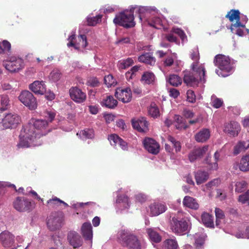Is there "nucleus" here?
Listing matches in <instances>:
<instances>
[{
	"mask_svg": "<svg viewBox=\"0 0 249 249\" xmlns=\"http://www.w3.org/2000/svg\"><path fill=\"white\" fill-rule=\"evenodd\" d=\"M55 116V114L53 111H47L45 118L48 121L34 119L31 120L21 130L18 146L26 148L40 145L41 142L37 140L41 136L47 134L48 131L47 127L48 124L52 122Z\"/></svg>",
	"mask_w": 249,
	"mask_h": 249,
	"instance_id": "nucleus-1",
	"label": "nucleus"
},
{
	"mask_svg": "<svg viewBox=\"0 0 249 249\" xmlns=\"http://www.w3.org/2000/svg\"><path fill=\"white\" fill-rule=\"evenodd\" d=\"M134 10H136V12L139 13V18L142 21L143 18H145V16H148L151 12L156 11V8L154 6L138 7L136 6L134 7H132L129 11L126 10L116 16L113 20L114 23L115 24H118L126 28H130L134 26L135 25V22L134 21L133 15Z\"/></svg>",
	"mask_w": 249,
	"mask_h": 249,
	"instance_id": "nucleus-2",
	"label": "nucleus"
},
{
	"mask_svg": "<svg viewBox=\"0 0 249 249\" xmlns=\"http://www.w3.org/2000/svg\"><path fill=\"white\" fill-rule=\"evenodd\" d=\"M192 73H187L184 75V82L188 86L195 87L197 85L199 82H205V69L202 64L196 67V64L193 63L192 65Z\"/></svg>",
	"mask_w": 249,
	"mask_h": 249,
	"instance_id": "nucleus-3",
	"label": "nucleus"
},
{
	"mask_svg": "<svg viewBox=\"0 0 249 249\" xmlns=\"http://www.w3.org/2000/svg\"><path fill=\"white\" fill-rule=\"evenodd\" d=\"M213 62L215 66L219 68V70H215V72L219 76H228L233 71V63L227 56L217 54L215 56Z\"/></svg>",
	"mask_w": 249,
	"mask_h": 249,
	"instance_id": "nucleus-4",
	"label": "nucleus"
},
{
	"mask_svg": "<svg viewBox=\"0 0 249 249\" xmlns=\"http://www.w3.org/2000/svg\"><path fill=\"white\" fill-rule=\"evenodd\" d=\"M117 238L130 249H141V244L137 237L127 230L120 231Z\"/></svg>",
	"mask_w": 249,
	"mask_h": 249,
	"instance_id": "nucleus-5",
	"label": "nucleus"
},
{
	"mask_svg": "<svg viewBox=\"0 0 249 249\" xmlns=\"http://www.w3.org/2000/svg\"><path fill=\"white\" fill-rule=\"evenodd\" d=\"M191 227V223L188 218L179 220L177 216L174 215L171 220V229L176 234L181 235L187 232Z\"/></svg>",
	"mask_w": 249,
	"mask_h": 249,
	"instance_id": "nucleus-6",
	"label": "nucleus"
},
{
	"mask_svg": "<svg viewBox=\"0 0 249 249\" xmlns=\"http://www.w3.org/2000/svg\"><path fill=\"white\" fill-rule=\"evenodd\" d=\"M3 66L8 71L15 72L23 68V61L18 57L10 56L3 61Z\"/></svg>",
	"mask_w": 249,
	"mask_h": 249,
	"instance_id": "nucleus-7",
	"label": "nucleus"
},
{
	"mask_svg": "<svg viewBox=\"0 0 249 249\" xmlns=\"http://www.w3.org/2000/svg\"><path fill=\"white\" fill-rule=\"evenodd\" d=\"M20 122V118L17 114H7L0 122V129L15 128Z\"/></svg>",
	"mask_w": 249,
	"mask_h": 249,
	"instance_id": "nucleus-8",
	"label": "nucleus"
},
{
	"mask_svg": "<svg viewBox=\"0 0 249 249\" xmlns=\"http://www.w3.org/2000/svg\"><path fill=\"white\" fill-rule=\"evenodd\" d=\"M18 99L31 110L35 109L37 107L36 99L33 94L28 90L22 91L18 96Z\"/></svg>",
	"mask_w": 249,
	"mask_h": 249,
	"instance_id": "nucleus-9",
	"label": "nucleus"
},
{
	"mask_svg": "<svg viewBox=\"0 0 249 249\" xmlns=\"http://www.w3.org/2000/svg\"><path fill=\"white\" fill-rule=\"evenodd\" d=\"M0 242L4 248L16 249L15 235L7 231H2L0 234Z\"/></svg>",
	"mask_w": 249,
	"mask_h": 249,
	"instance_id": "nucleus-10",
	"label": "nucleus"
},
{
	"mask_svg": "<svg viewBox=\"0 0 249 249\" xmlns=\"http://www.w3.org/2000/svg\"><path fill=\"white\" fill-rule=\"evenodd\" d=\"M75 32L72 31V34L68 38L69 42L67 44L68 47H73L75 49L79 50L81 48H85L88 45L86 36L84 35H80L78 36L76 43H73L75 39Z\"/></svg>",
	"mask_w": 249,
	"mask_h": 249,
	"instance_id": "nucleus-11",
	"label": "nucleus"
},
{
	"mask_svg": "<svg viewBox=\"0 0 249 249\" xmlns=\"http://www.w3.org/2000/svg\"><path fill=\"white\" fill-rule=\"evenodd\" d=\"M226 18L229 19L232 22L230 30L231 32H234V27L241 26L243 28H245V25L241 23L240 21V12L238 10H231L226 16Z\"/></svg>",
	"mask_w": 249,
	"mask_h": 249,
	"instance_id": "nucleus-12",
	"label": "nucleus"
},
{
	"mask_svg": "<svg viewBox=\"0 0 249 249\" xmlns=\"http://www.w3.org/2000/svg\"><path fill=\"white\" fill-rule=\"evenodd\" d=\"M14 208L19 212L30 210L32 203L30 200L24 197H18L13 202Z\"/></svg>",
	"mask_w": 249,
	"mask_h": 249,
	"instance_id": "nucleus-13",
	"label": "nucleus"
},
{
	"mask_svg": "<svg viewBox=\"0 0 249 249\" xmlns=\"http://www.w3.org/2000/svg\"><path fill=\"white\" fill-rule=\"evenodd\" d=\"M115 97L124 103L129 102L132 98L131 90L129 88H119L116 90Z\"/></svg>",
	"mask_w": 249,
	"mask_h": 249,
	"instance_id": "nucleus-14",
	"label": "nucleus"
},
{
	"mask_svg": "<svg viewBox=\"0 0 249 249\" xmlns=\"http://www.w3.org/2000/svg\"><path fill=\"white\" fill-rule=\"evenodd\" d=\"M144 148L149 152L154 155H157L160 151L159 143L153 139L146 138L143 141Z\"/></svg>",
	"mask_w": 249,
	"mask_h": 249,
	"instance_id": "nucleus-15",
	"label": "nucleus"
},
{
	"mask_svg": "<svg viewBox=\"0 0 249 249\" xmlns=\"http://www.w3.org/2000/svg\"><path fill=\"white\" fill-rule=\"evenodd\" d=\"M150 214L152 216H158L165 212L167 207L164 203L155 201L149 206Z\"/></svg>",
	"mask_w": 249,
	"mask_h": 249,
	"instance_id": "nucleus-16",
	"label": "nucleus"
},
{
	"mask_svg": "<svg viewBox=\"0 0 249 249\" xmlns=\"http://www.w3.org/2000/svg\"><path fill=\"white\" fill-rule=\"evenodd\" d=\"M69 92L71 98L75 102L82 103L85 101L86 98L85 93L77 87L71 88Z\"/></svg>",
	"mask_w": 249,
	"mask_h": 249,
	"instance_id": "nucleus-17",
	"label": "nucleus"
},
{
	"mask_svg": "<svg viewBox=\"0 0 249 249\" xmlns=\"http://www.w3.org/2000/svg\"><path fill=\"white\" fill-rule=\"evenodd\" d=\"M132 124L133 127L141 132H146L148 131L149 124L144 117H142L137 120H132Z\"/></svg>",
	"mask_w": 249,
	"mask_h": 249,
	"instance_id": "nucleus-18",
	"label": "nucleus"
},
{
	"mask_svg": "<svg viewBox=\"0 0 249 249\" xmlns=\"http://www.w3.org/2000/svg\"><path fill=\"white\" fill-rule=\"evenodd\" d=\"M240 131V126L236 122H231L224 125V131L230 136H236Z\"/></svg>",
	"mask_w": 249,
	"mask_h": 249,
	"instance_id": "nucleus-19",
	"label": "nucleus"
},
{
	"mask_svg": "<svg viewBox=\"0 0 249 249\" xmlns=\"http://www.w3.org/2000/svg\"><path fill=\"white\" fill-rule=\"evenodd\" d=\"M158 10L156 9V11L154 12L152 11L149 14L148 16H145V18L142 19H145L147 21L148 24L154 28L157 29H161L163 28V21L160 17H154L150 19H147V18L149 17L150 15L152 13H158Z\"/></svg>",
	"mask_w": 249,
	"mask_h": 249,
	"instance_id": "nucleus-20",
	"label": "nucleus"
},
{
	"mask_svg": "<svg viewBox=\"0 0 249 249\" xmlns=\"http://www.w3.org/2000/svg\"><path fill=\"white\" fill-rule=\"evenodd\" d=\"M182 204L184 207L193 210H197L199 208V204L197 200L189 196H186L183 199Z\"/></svg>",
	"mask_w": 249,
	"mask_h": 249,
	"instance_id": "nucleus-21",
	"label": "nucleus"
},
{
	"mask_svg": "<svg viewBox=\"0 0 249 249\" xmlns=\"http://www.w3.org/2000/svg\"><path fill=\"white\" fill-rule=\"evenodd\" d=\"M61 218L55 214L50 215L47 220V226L49 229L52 231H54L59 228L61 226Z\"/></svg>",
	"mask_w": 249,
	"mask_h": 249,
	"instance_id": "nucleus-22",
	"label": "nucleus"
},
{
	"mask_svg": "<svg viewBox=\"0 0 249 249\" xmlns=\"http://www.w3.org/2000/svg\"><path fill=\"white\" fill-rule=\"evenodd\" d=\"M30 89L36 94L42 95L46 91V86L43 81H36L29 86Z\"/></svg>",
	"mask_w": 249,
	"mask_h": 249,
	"instance_id": "nucleus-23",
	"label": "nucleus"
},
{
	"mask_svg": "<svg viewBox=\"0 0 249 249\" xmlns=\"http://www.w3.org/2000/svg\"><path fill=\"white\" fill-rule=\"evenodd\" d=\"M159 229L150 228L146 229V233L150 241L153 243H158L161 241V236L159 232Z\"/></svg>",
	"mask_w": 249,
	"mask_h": 249,
	"instance_id": "nucleus-24",
	"label": "nucleus"
},
{
	"mask_svg": "<svg viewBox=\"0 0 249 249\" xmlns=\"http://www.w3.org/2000/svg\"><path fill=\"white\" fill-rule=\"evenodd\" d=\"M208 145H205L193 150L189 155V159L190 161L193 162L197 159L201 157L208 151Z\"/></svg>",
	"mask_w": 249,
	"mask_h": 249,
	"instance_id": "nucleus-25",
	"label": "nucleus"
},
{
	"mask_svg": "<svg viewBox=\"0 0 249 249\" xmlns=\"http://www.w3.org/2000/svg\"><path fill=\"white\" fill-rule=\"evenodd\" d=\"M111 145L116 146L119 145L123 150H126L127 148V143L116 134H111L108 137Z\"/></svg>",
	"mask_w": 249,
	"mask_h": 249,
	"instance_id": "nucleus-26",
	"label": "nucleus"
},
{
	"mask_svg": "<svg viewBox=\"0 0 249 249\" xmlns=\"http://www.w3.org/2000/svg\"><path fill=\"white\" fill-rule=\"evenodd\" d=\"M68 238L70 244L74 248H78L82 245L80 236L75 231H70L68 234Z\"/></svg>",
	"mask_w": 249,
	"mask_h": 249,
	"instance_id": "nucleus-27",
	"label": "nucleus"
},
{
	"mask_svg": "<svg viewBox=\"0 0 249 249\" xmlns=\"http://www.w3.org/2000/svg\"><path fill=\"white\" fill-rule=\"evenodd\" d=\"M210 137V131L209 129L203 128L198 132L195 136L196 141L198 142H204Z\"/></svg>",
	"mask_w": 249,
	"mask_h": 249,
	"instance_id": "nucleus-28",
	"label": "nucleus"
},
{
	"mask_svg": "<svg viewBox=\"0 0 249 249\" xmlns=\"http://www.w3.org/2000/svg\"><path fill=\"white\" fill-rule=\"evenodd\" d=\"M83 236L86 240H91L92 239V226L89 222L84 223L81 228Z\"/></svg>",
	"mask_w": 249,
	"mask_h": 249,
	"instance_id": "nucleus-29",
	"label": "nucleus"
},
{
	"mask_svg": "<svg viewBox=\"0 0 249 249\" xmlns=\"http://www.w3.org/2000/svg\"><path fill=\"white\" fill-rule=\"evenodd\" d=\"M118 104V102L115 100L112 96H107V97L103 100L101 102L102 106L113 109Z\"/></svg>",
	"mask_w": 249,
	"mask_h": 249,
	"instance_id": "nucleus-30",
	"label": "nucleus"
},
{
	"mask_svg": "<svg viewBox=\"0 0 249 249\" xmlns=\"http://www.w3.org/2000/svg\"><path fill=\"white\" fill-rule=\"evenodd\" d=\"M249 148V141H240L234 147L233 154L237 155Z\"/></svg>",
	"mask_w": 249,
	"mask_h": 249,
	"instance_id": "nucleus-31",
	"label": "nucleus"
},
{
	"mask_svg": "<svg viewBox=\"0 0 249 249\" xmlns=\"http://www.w3.org/2000/svg\"><path fill=\"white\" fill-rule=\"evenodd\" d=\"M195 177L196 184L200 185L208 180L209 174L207 172L198 171L195 173Z\"/></svg>",
	"mask_w": 249,
	"mask_h": 249,
	"instance_id": "nucleus-32",
	"label": "nucleus"
},
{
	"mask_svg": "<svg viewBox=\"0 0 249 249\" xmlns=\"http://www.w3.org/2000/svg\"><path fill=\"white\" fill-rule=\"evenodd\" d=\"M138 60L140 62L149 64L150 65H154L155 63V59L150 53H145L140 55Z\"/></svg>",
	"mask_w": 249,
	"mask_h": 249,
	"instance_id": "nucleus-33",
	"label": "nucleus"
},
{
	"mask_svg": "<svg viewBox=\"0 0 249 249\" xmlns=\"http://www.w3.org/2000/svg\"><path fill=\"white\" fill-rule=\"evenodd\" d=\"M201 220L204 225L210 228L214 227L213 216L207 213H203L201 215Z\"/></svg>",
	"mask_w": 249,
	"mask_h": 249,
	"instance_id": "nucleus-34",
	"label": "nucleus"
},
{
	"mask_svg": "<svg viewBox=\"0 0 249 249\" xmlns=\"http://www.w3.org/2000/svg\"><path fill=\"white\" fill-rule=\"evenodd\" d=\"M77 135L79 136L81 139L85 140L87 139H93L94 137V133L92 129H86L78 132Z\"/></svg>",
	"mask_w": 249,
	"mask_h": 249,
	"instance_id": "nucleus-35",
	"label": "nucleus"
},
{
	"mask_svg": "<svg viewBox=\"0 0 249 249\" xmlns=\"http://www.w3.org/2000/svg\"><path fill=\"white\" fill-rule=\"evenodd\" d=\"M162 249H178V242L176 239H167L163 243Z\"/></svg>",
	"mask_w": 249,
	"mask_h": 249,
	"instance_id": "nucleus-36",
	"label": "nucleus"
},
{
	"mask_svg": "<svg viewBox=\"0 0 249 249\" xmlns=\"http://www.w3.org/2000/svg\"><path fill=\"white\" fill-rule=\"evenodd\" d=\"M239 168L241 171L243 172L249 171V154L242 158Z\"/></svg>",
	"mask_w": 249,
	"mask_h": 249,
	"instance_id": "nucleus-37",
	"label": "nucleus"
},
{
	"mask_svg": "<svg viewBox=\"0 0 249 249\" xmlns=\"http://www.w3.org/2000/svg\"><path fill=\"white\" fill-rule=\"evenodd\" d=\"M118 207H123L124 209H128L129 207L128 198L125 195L120 196L116 200Z\"/></svg>",
	"mask_w": 249,
	"mask_h": 249,
	"instance_id": "nucleus-38",
	"label": "nucleus"
},
{
	"mask_svg": "<svg viewBox=\"0 0 249 249\" xmlns=\"http://www.w3.org/2000/svg\"><path fill=\"white\" fill-rule=\"evenodd\" d=\"M174 121L176 123V127L178 129H186L188 126L185 124L182 117L178 115H175L174 117Z\"/></svg>",
	"mask_w": 249,
	"mask_h": 249,
	"instance_id": "nucleus-39",
	"label": "nucleus"
},
{
	"mask_svg": "<svg viewBox=\"0 0 249 249\" xmlns=\"http://www.w3.org/2000/svg\"><path fill=\"white\" fill-rule=\"evenodd\" d=\"M220 156V152L218 151H216L214 154V162L213 163H210V161L209 160V157H207L206 159V162L207 163L211 165V169L213 170H216L218 169V164L217 161L219 160V158Z\"/></svg>",
	"mask_w": 249,
	"mask_h": 249,
	"instance_id": "nucleus-40",
	"label": "nucleus"
},
{
	"mask_svg": "<svg viewBox=\"0 0 249 249\" xmlns=\"http://www.w3.org/2000/svg\"><path fill=\"white\" fill-rule=\"evenodd\" d=\"M206 235L204 234L196 233L194 235L195 245L197 248H200L204 244Z\"/></svg>",
	"mask_w": 249,
	"mask_h": 249,
	"instance_id": "nucleus-41",
	"label": "nucleus"
},
{
	"mask_svg": "<svg viewBox=\"0 0 249 249\" xmlns=\"http://www.w3.org/2000/svg\"><path fill=\"white\" fill-rule=\"evenodd\" d=\"M155 79L154 74L152 72H144L142 77V80L147 84L152 83Z\"/></svg>",
	"mask_w": 249,
	"mask_h": 249,
	"instance_id": "nucleus-42",
	"label": "nucleus"
},
{
	"mask_svg": "<svg viewBox=\"0 0 249 249\" xmlns=\"http://www.w3.org/2000/svg\"><path fill=\"white\" fill-rule=\"evenodd\" d=\"M215 214L216 216V225L217 226H219L221 223L222 220H224L225 214L223 211L218 208H216L215 209Z\"/></svg>",
	"mask_w": 249,
	"mask_h": 249,
	"instance_id": "nucleus-43",
	"label": "nucleus"
},
{
	"mask_svg": "<svg viewBox=\"0 0 249 249\" xmlns=\"http://www.w3.org/2000/svg\"><path fill=\"white\" fill-rule=\"evenodd\" d=\"M169 83L175 87L180 85L182 83V80L180 77L176 74L171 75L168 79Z\"/></svg>",
	"mask_w": 249,
	"mask_h": 249,
	"instance_id": "nucleus-44",
	"label": "nucleus"
},
{
	"mask_svg": "<svg viewBox=\"0 0 249 249\" xmlns=\"http://www.w3.org/2000/svg\"><path fill=\"white\" fill-rule=\"evenodd\" d=\"M61 73L58 69H53L49 75V79L53 82L58 81L61 78Z\"/></svg>",
	"mask_w": 249,
	"mask_h": 249,
	"instance_id": "nucleus-45",
	"label": "nucleus"
},
{
	"mask_svg": "<svg viewBox=\"0 0 249 249\" xmlns=\"http://www.w3.org/2000/svg\"><path fill=\"white\" fill-rule=\"evenodd\" d=\"M9 98L7 95H2L0 96V110L4 111L7 109L9 105Z\"/></svg>",
	"mask_w": 249,
	"mask_h": 249,
	"instance_id": "nucleus-46",
	"label": "nucleus"
},
{
	"mask_svg": "<svg viewBox=\"0 0 249 249\" xmlns=\"http://www.w3.org/2000/svg\"><path fill=\"white\" fill-rule=\"evenodd\" d=\"M148 112L150 115L154 118H157L160 115L159 109L154 103L151 104L148 108Z\"/></svg>",
	"mask_w": 249,
	"mask_h": 249,
	"instance_id": "nucleus-47",
	"label": "nucleus"
},
{
	"mask_svg": "<svg viewBox=\"0 0 249 249\" xmlns=\"http://www.w3.org/2000/svg\"><path fill=\"white\" fill-rule=\"evenodd\" d=\"M133 60L131 58H128L125 60L120 61L118 63V67L120 69H125L132 65Z\"/></svg>",
	"mask_w": 249,
	"mask_h": 249,
	"instance_id": "nucleus-48",
	"label": "nucleus"
},
{
	"mask_svg": "<svg viewBox=\"0 0 249 249\" xmlns=\"http://www.w3.org/2000/svg\"><path fill=\"white\" fill-rule=\"evenodd\" d=\"M102 16L98 15L95 17L87 18V22L89 25L94 26L101 20Z\"/></svg>",
	"mask_w": 249,
	"mask_h": 249,
	"instance_id": "nucleus-49",
	"label": "nucleus"
},
{
	"mask_svg": "<svg viewBox=\"0 0 249 249\" xmlns=\"http://www.w3.org/2000/svg\"><path fill=\"white\" fill-rule=\"evenodd\" d=\"M11 49V44L7 40L0 42V53L9 51Z\"/></svg>",
	"mask_w": 249,
	"mask_h": 249,
	"instance_id": "nucleus-50",
	"label": "nucleus"
},
{
	"mask_svg": "<svg viewBox=\"0 0 249 249\" xmlns=\"http://www.w3.org/2000/svg\"><path fill=\"white\" fill-rule=\"evenodd\" d=\"M191 53V57L192 59L195 61L194 63H196V67H198V62L199 59V55L198 48H195L192 50Z\"/></svg>",
	"mask_w": 249,
	"mask_h": 249,
	"instance_id": "nucleus-51",
	"label": "nucleus"
},
{
	"mask_svg": "<svg viewBox=\"0 0 249 249\" xmlns=\"http://www.w3.org/2000/svg\"><path fill=\"white\" fill-rule=\"evenodd\" d=\"M105 83L107 87L114 86L116 84L115 79L114 78L112 75L109 74L106 76L104 78Z\"/></svg>",
	"mask_w": 249,
	"mask_h": 249,
	"instance_id": "nucleus-52",
	"label": "nucleus"
},
{
	"mask_svg": "<svg viewBox=\"0 0 249 249\" xmlns=\"http://www.w3.org/2000/svg\"><path fill=\"white\" fill-rule=\"evenodd\" d=\"M238 201L242 204L247 203L249 205V190L239 196Z\"/></svg>",
	"mask_w": 249,
	"mask_h": 249,
	"instance_id": "nucleus-53",
	"label": "nucleus"
},
{
	"mask_svg": "<svg viewBox=\"0 0 249 249\" xmlns=\"http://www.w3.org/2000/svg\"><path fill=\"white\" fill-rule=\"evenodd\" d=\"M247 183L245 181L242 180L237 182L235 184V191L238 193L243 192L246 188Z\"/></svg>",
	"mask_w": 249,
	"mask_h": 249,
	"instance_id": "nucleus-54",
	"label": "nucleus"
},
{
	"mask_svg": "<svg viewBox=\"0 0 249 249\" xmlns=\"http://www.w3.org/2000/svg\"><path fill=\"white\" fill-rule=\"evenodd\" d=\"M212 105L215 108H219L223 104V101L221 99L217 98L214 96H212L211 98Z\"/></svg>",
	"mask_w": 249,
	"mask_h": 249,
	"instance_id": "nucleus-55",
	"label": "nucleus"
},
{
	"mask_svg": "<svg viewBox=\"0 0 249 249\" xmlns=\"http://www.w3.org/2000/svg\"><path fill=\"white\" fill-rule=\"evenodd\" d=\"M177 58V54L176 53H173V56H168L167 57L165 60L164 61V66L168 67L171 66L175 60Z\"/></svg>",
	"mask_w": 249,
	"mask_h": 249,
	"instance_id": "nucleus-56",
	"label": "nucleus"
},
{
	"mask_svg": "<svg viewBox=\"0 0 249 249\" xmlns=\"http://www.w3.org/2000/svg\"><path fill=\"white\" fill-rule=\"evenodd\" d=\"M196 95L192 90H188L187 92V100L188 102L193 103L196 102Z\"/></svg>",
	"mask_w": 249,
	"mask_h": 249,
	"instance_id": "nucleus-57",
	"label": "nucleus"
},
{
	"mask_svg": "<svg viewBox=\"0 0 249 249\" xmlns=\"http://www.w3.org/2000/svg\"><path fill=\"white\" fill-rule=\"evenodd\" d=\"M174 33L178 35L183 41H186L187 37L183 31L179 28H175L174 29Z\"/></svg>",
	"mask_w": 249,
	"mask_h": 249,
	"instance_id": "nucleus-58",
	"label": "nucleus"
},
{
	"mask_svg": "<svg viewBox=\"0 0 249 249\" xmlns=\"http://www.w3.org/2000/svg\"><path fill=\"white\" fill-rule=\"evenodd\" d=\"M93 202H86V203H80V202H77V203H74L71 204L72 207L74 209H75L76 210H78V209H80L81 208H82L84 206L88 205L89 204H93Z\"/></svg>",
	"mask_w": 249,
	"mask_h": 249,
	"instance_id": "nucleus-59",
	"label": "nucleus"
},
{
	"mask_svg": "<svg viewBox=\"0 0 249 249\" xmlns=\"http://www.w3.org/2000/svg\"><path fill=\"white\" fill-rule=\"evenodd\" d=\"M56 202H59L61 203H63L65 206H68V204H67L66 203H65V202L60 200L59 198H58L56 197H55L54 198H53V199H50L47 201V203L48 204H53V203L55 204Z\"/></svg>",
	"mask_w": 249,
	"mask_h": 249,
	"instance_id": "nucleus-60",
	"label": "nucleus"
},
{
	"mask_svg": "<svg viewBox=\"0 0 249 249\" xmlns=\"http://www.w3.org/2000/svg\"><path fill=\"white\" fill-rule=\"evenodd\" d=\"M135 199L136 201L142 203L146 200V196L143 194H139L135 196Z\"/></svg>",
	"mask_w": 249,
	"mask_h": 249,
	"instance_id": "nucleus-61",
	"label": "nucleus"
},
{
	"mask_svg": "<svg viewBox=\"0 0 249 249\" xmlns=\"http://www.w3.org/2000/svg\"><path fill=\"white\" fill-rule=\"evenodd\" d=\"M241 27L242 28L241 26H239L238 27H234V32H232V33L235 34L240 36H243L244 31H243V30L241 28Z\"/></svg>",
	"mask_w": 249,
	"mask_h": 249,
	"instance_id": "nucleus-62",
	"label": "nucleus"
},
{
	"mask_svg": "<svg viewBox=\"0 0 249 249\" xmlns=\"http://www.w3.org/2000/svg\"><path fill=\"white\" fill-rule=\"evenodd\" d=\"M219 183V180L218 179H214L212 181L209 182L206 184V187L208 189L211 188L213 186H215Z\"/></svg>",
	"mask_w": 249,
	"mask_h": 249,
	"instance_id": "nucleus-63",
	"label": "nucleus"
},
{
	"mask_svg": "<svg viewBox=\"0 0 249 249\" xmlns=\"http://www.w3.org/2000/svg\"><path fill=\"white\" fill-rule=\"evenodd\" d=\"M183 115L187 118H191L194 117V113L189 109H184L183 110Z\"/></svg>",
	"mask_w": 249,
	"mask_h": 249,
	"instance_id": "nucleus-64",
	"label": "nucleus"
}]
</instances>
